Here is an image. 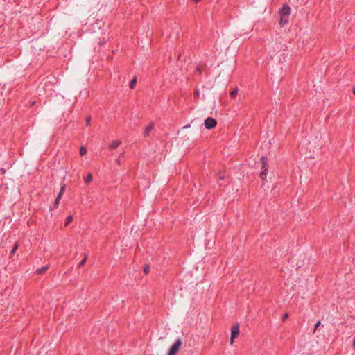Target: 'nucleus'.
<instances>
[{
	"label": "nucleus",
	"instance_id": "27",
	"mask_svg": "<svg viewBox=\"0 0 355 355\" xmlns=\"http://www.w3.org/2000/svg\"><path fill=\"white\" fill-rule=\"evenodd\" d=\"M219 178H220V180H223V179L224 178V177H223V176H220V177H219Z\"/></svg>",
	"mask_w": 355,
	"mask_h": 355
},
{
	"label": "nucleus",
	"instance_id": "25",
	"mask_svg": "<svg viewBox=\"0 0 355 355\" xmlns=\"http://www.w3.org/2000/svg\"><path fill=\"white\" fill-rule=\"evenodd\" d=\"M64 189H65V185H62V187H61L60 193H63L64 191Z\"/></svg>",
	"mask_w": 355,
	"mask_h": 355
},
{
	"label": "nucleus",
	"instance_id": "3",
	"mask_svg": "<svg viewBox=\"0 0 355 355\" xmlns=\"http://www.w3.org/2000/svg\"><path fill=\"white\" fill-rule=\"evenodd\" d=\"M217 124L216 120L211 117H208L205 120L204 125L207 129H211Z\"/></svg>",
	"mask_w": 355,
	"mask_h": 355
},
{
	"label": "nucleus",
	"instance_id": "10",
	"mask_svg": "<svg viewBox=\"0 0 355 355\" xmlns=\"http://www.w3.org/2000/svg\"><path fill=\"white\" fill-rule=\"evenodd\" d=\"M136 83H137V78H134L131 80V82H130V87L131 89H133V88L135 87Z\"/></svg>",
	"mask_w": 355,
	"mask_h": 355
},
{
	"label": "nucleus",
	"instance_id": "26",
	"mask_svg": "<svg viewBox=\"0 0 355 355\" xmlns=\"http://www.w3.org/2000/svg\"><path fill=\"white\" fill-rule=\"evenodd\" d=\"M116 162V163H117L118 164H120L119 159H117Z\"/></svg>",
	"mask_w": 355,
	"mask_h": 355
},
{
	"label": "nucleus",
	"instance_id": "8",
	"mask_svg": "<svg viewBox=\"0 0 355 355\" xmlns=\"http://www.w3.org/2000/svg\"><path fill=\"white\" fill-rule=\"evenodd\" d=\"M154 125L153 123H150L148 127L146 128L145 130V136L148 137L149 135V132L151 130L153 129Z\"/></svg>",
	"mask_w": 355,
	"mask_h": 355
},
{
	"label": "nucleus",
	"instance_id": "7",
	"mask_svg": "<svg viewBox=\"0 0 355 355\" xmlns=\"http://www.w3.org/2000/svg\"><path fill=\"white\" fill-rule=\"evenodd\" d=\"M289 17H286L284 16H281L279 19V24L281 26H284L288 22Z\"/></svg>",
	"mask_w": 355,
	"mask_h": 355
},
{
	"label": "nucleus",
	"instance_id": "2",
	"mask_svg": "<svg viewBox=\"0 0 355 355\" xmlns=\"http://www.w3.org/2000/svg\"><path fill=\"white\" fill-rule=\"evenodd\" d=\"M239 333H240V331H239V324H236V325H234L231 328V338H230V345H232L234 344V338H236V337L239 336Z\"/></svg>",
	"mask_w": 355,
	"mask_h": 355
},
{
	"label": "nucleus",
	"instance_id": "18",
	"mask_svg": "<svg viewBox=\"0 0 355 355\" xmlns=\"http://www.w3.org/2000/svg\"><path fill=\"white\" fill-rule=\"evenodd\" d=\"M321 324V322L320 321H318L315 325V328H314V332L316 331L317 328H318Z\"/></svg>",
	"mask_w": 355,
	"mask_h": 355
},
{
	"label": "nucleus",
	"instance_id": "4",
	"mask_svg": "<svg viewBox=\"0 0 355 355\" xmlns=\"http://www.w3.org/2000/svg\"><path fill=\"white\" fill-rule=\"evenodd\" d=\"M261 159L262 162L263 171L261 173L260 176L263 180H264L266 178V175H267V172H268V169L266 168V157L264 156H262Z\"/></svg>",
	"mask_w": 355,
	"mask_h": 355
},
{
	"label": "nucleus",
	"instance_id": "14",
	"mask_svg": "<svg viewBox=\"0 0 355 355\" xmlns=\"http://www.w3.org/2000/svg\"><path fill=\"white\" fill-rule=\"evenodd\" d=\"M87 153V150L85 147L83 146H81L80 148V153L81 155H85Z\"/></svg>",
	"mask_w": 355,
	"mask_h": 355
},
{
	"label": "nucleus",
	"instance_id": "12",
	"mask_svg": "<svg viewBox=\"0 0 355 355\" xmlns=\"http://www.w3.org/2000/svg\"><path fill=\"white\" fill-rule=\"evenodd\" d=\"M238 93V89L236 88L234 89V90H232L231 92H230V96L232 98H235L236 95Z\"/></svg>",
	"mask_w": 355,
	"mask_h": 355
},
{
	"label": "nucleus",
	"instance_id": "16",
	"mask_svg": "<svg viewBox=\"0 0 355 355\" xmlns=\"http://www.w3.org/2000/svg\"><path fill=\"white\" fill-rule=\"evenodd\" d=\"M86 260H87V256L85 255L83 260L81 261V262L79 263V265H78L79 268L82 267L85 264Z\"/></svg>",
	"mask_w": 355,
	"mask_h": 355
},
{
	"label": "nucleus",
	"instance_id": "6",
	"mask_svg": "<svg viewBox=\"0 0 355 355\" xmlns=\"http://www.w3.org/2000/svg\"><path fill=\"white\" fill-rule=\"evenodd\" d=\"M120 144H121L120 140H115L110 144L109 148L110 150H113V149H115L116 148H117Z\"/></svg>",
	"mask_w": 355,
	"mask_h": 355
},
{
	"label": "nucleus",
	"instance_id": "9",
	"mask_svg": "<svg viewBox=\"0 0 355 355\" xmlns=\"http://www.w3.org/2000/svg\"><path fill=\"white\" fill-rule=\"evenodd\" d=\"M92 175L91 173H89L85 178V182L87 183V184H89L92 182Z\"/></svg>",
	"mask_w": 355,
	"mask_h": 355
},
{
	"label": "nucleus",
	"instance_id": "5",
	"mask_svg": "<svg viewBox=\"0 0 355 355\" xmlns=\"http://www.w3.org/2000/svg\"><path fill=\"white\" fill-rule=\"evenodd\" d=\"M291 12V8L288 6H284L279 10V14L281 16H284L286 17H289Z\"/></svg>",
	"mask_w": 355,
	"mask_h": 355
},
{
	"label": "nucleus",
	"instance_id": "23",
	"mask_svg": "<svg viewBox=\"0 0 355 355\" xmlns=\"http://www.w3.org/2000/svg\"><path fill=\"white\" fill-rule=\"evenodd\" d=\"M63 193H59V194L58 195L56 199H58V200H60L62 196Z\"/></svg>",
	"mask_w": 355,
	"mask_h": 355
},
{
	"label": "nucleus",
	"instance_id": "29",
	"mask_svg": "<svg viewBox=\"0 0 355 355\" xmlns=\"http://www.w3.org/2000/svg\"><path fill=\"white\" fill-rule=\"evenodd\" d=\"M196 2H198L200 1V0H194Z\"/></svg>",
	"mask_w": 355,
	"mask_h": 355
},
{
	"label": "nucleus",
	"instance_id": "24",
	"mask_svg": "<svg viewBox=\"0 0 355 355\" xmlns=\"http://www.w3.org/2000/svg\"><path fill=\"white\" fill-rule=\"evenodd\" d=\"M288 318V313H286L283 315V320H286L287 318Z\"/></svg>",
	"mask_w": 355,
	"mask_h": 355
},
{
	"label": "nucleus",
	"instance_id": "21",
	"mask_svg": "<svg viewBox=\"0 0 355 355\" xmlns=\"http://www.w3.org/2000/svg\"><path fill=\"white\" fill-rule=\"evenodd\" d=\"M199 95H200V92L199 90H196L195 92H194V97L195 98H198L199 97Z\"/></svg>",
	"mask_w": 355,
	"mask_h": 355
},
{
	"label": "nucleus",
	"instance_id": "20",
	"mask_svg": "<svg viewBox=\"0 0 355 355\" xmlns=\"http://www.w3.org/2000/svg\"><path fill=\"white\" fill-rule=\"evenodd\" d=\"M59 203H60V200H58V199H55V203H54V207L55 208H58V205H59Z\"/></svg>",
	"mask_w": 355,
	"mask_h": 355
},
{
	"label": "nucleus",
	"instance_id": "15",
	"mask_svg": "<svg viewBox=\"0 0 355 355\" xmlns=\"http://www.w3.org/2000/svg\"><path fill=\"white\" fill-rule=\"evenodd\" d=\"M150 271V266L146 264L144 268V272L145 274H148Z\"/></svg>",
	"mask_w": 355,
	"mask_h": 355
},
{
	"label": "nucleus",
	"instance_id": "19",
	"mask_svg": "<svg viewBox=\"0 0 355 355\" xmlns=\"http://www.w3.org/2000/svg\"><path fill=\"white\" fill-rule=\"evenodd\" d=\"M18 248V244L17 243H15V245H14L13 248H12V254H14L15 252L17 250V249Z\"/></svg>",
	"mask_w": 355,
	"mask_h": 355
},
{
	"label": "nucleus",
	"instance_id": "28",
	"mask_svg": "<svg viewBox=\"0 0 355 355\" xmlns=\"http://www.w3.org/2000/svg\"><path fill=\"white\" fill-rule=\"evenodd\" d=\"M353 93L355 95V88L353 89Z\"/></svg>",
	"mask_w": 355,
	"mask_h": 355
},
{
	"label": "nucleus",
	"instance_id": "22",
	"mask_svg": "<svg viewBox=\"0 0 355 355\" xmlns=\"http://www.w3.org/2000/svg\"><path fill=\"white\" fill-rule=\"evenodd\" d=\"M90 121H91V117L90 116L87 117V119H86V123H87V125L89 124Z\"/></svg>",
	"mask_w": 355,
	"mask_h": 355
},
{
	"label": "nucleus",
	"instance_id": "17",
	"mask_svg": "<svg viewBox=\"0 0 355 355\" xmlns=\"http://www.w3.org/2000/svg\"><path fill=\"white\" fill-rule=\"evenodd\" d=\"M196 72L199 74H200L202 73V69H201L200 67H199V66L196 67Z\"/></svg>",
	"mask_w": 355,
	"mask_h": 355
},
{
	"label": "nucleus",
	"instance_id": "11",
	"mask_svg": "<svg viewBox=\"0 0 355 355\" xmlns=\"http://www.w3.org/2000/svg\"><path fill=\"white\" fill-rule=\"evenodd\" d=\"M47 269H48V266H44V267H42V268L38 269L37 270V272L38 274H42V273L45 272Z\"/></svg>",
	"mask_w": 355,
	"mask_h": 355
},
{
	"label": "nucleus",
	"instance_id": "1",
	"mask_svg": "<svg viewBox=\"0 0 355 355\" xmlns=\"http://www.w3.org/2000/svg\"><path fill=\"white\" fill-rule=\"evenodd\" d=\"M182 340L180 338L176 339L175 343L171 346L167 355H176L180 346L182 345Z\"/></svg>",
	"mask_w": 355,
	"mask_h": 355
},
{
	"label": "nucleus",
	"instance_id": "13",
	"mask_svg": "<svg viewBox=\"0 0 355 355\" xmlns=\"http://www.w3.org/2000/svg\"><path fill=\"white\" fill-rule=\"evenodd\" d=\"M72 220H73L72 216H68L66 219L65 226H67Z\"/></svg>",
	"mask_w": 355,
	"mask_h": 355
}]
</instances>
